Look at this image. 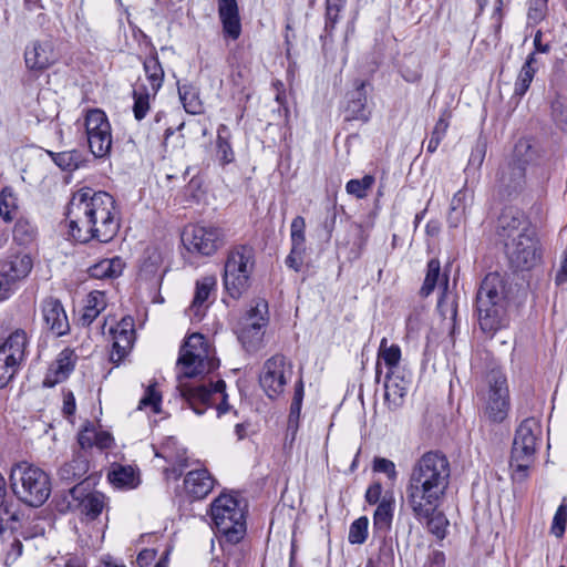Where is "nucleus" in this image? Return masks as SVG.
I'll list each match as a JSON object with an SVG mask.
<instances>
[{
  "mask_svg": "<svg viewBox=\"0 0 567 567\" xmlns=\"http://www.w3.org/2000/svg\"><path fill=\"white\" fill-rule=\"evenodd\" d=\"M124 262L120 257L102 259L89 268V275L95 279H113L122 275Z\"/></svg>",
  "mask_w": 567,
  "mask_h": 567,
  "instance_id": "2f4dec72",
  "label": "nucleus"
},
{
  "mask_svg": "<svg viewBox=\"0 0 567 567\" xmlns=\"http://www.w3.org/2000/svg\"><path fill=\"white\" fill-rule=\"evenodd\" d=\"M388 340L383 338L380 343L379 359H382L388 367L389 371H395L401 360V349L398 344L386 346Z\"/></svg>",
  "mask_w": 567,
  "mask_h": 567,
  "instance_id": "49530a36",
  "label": "nucleus"
},
{
  "mask_svg": "<svg viewBox=\"0 0 567 567\" xmlns=\"http://www.w3.org/2000/svg\"><path fill=\"white\" fill-rule=\"evenodd\" d=\"M254 266L255 250L250 245L240 244L230 247L224 265L223 284L231 298H240L249 288Z\"/></svg>",
  "mask_w": 567,
  "mask_h": 567,
  "instance_id": "6e6552de",
  "label": "nucleus"
},
{
  "mask_svg": "<svg viewBox=\"0 0 567 567\" xmlns=\"http://www.w3.org/2000/svg\"><path fill=\"white\" fill-rule=\"evenodd\" d=\"M107 478L113 486L122 489L135 488L140 483L138 476L131 465L117 463L112 464Z\"/></svg>",
  "mask_w": 567,
  "mask_h": 567,
  "instance_id": "cd10ccee",
  "label": "nucleus"
},
{
  "mask_svg": "<svg viewBox=\"0 0 567 567\" xmlns=\"http://www.w3.org/2000/svg\"><path fill=\"white\" fill-rule=\"evenodd\" d=\"M178 94L183 103V106L187 113L198 114L202 112V103L190 86H178Z\"/></svg>",
  "mask_w": 567,
  "mask_h": 567,
  "instance_id": "09e8293b",
  "label": "nucleus"
},
{
  "mask_svg": "<svg viewBox=\"0 0 567 567\" xmlns=\"http://www.w3.org/2000/svg\"><path fill=\"white\" fill-rule=\"evenodd\" d=\"M17 523L18 516L14 512H10L8 506L2 504L0 505V544L4 545L7 540L12 538V534L14 530L13 525H9V523Z\"/></svg>",
  "mask_w": 567,
  "mask_h": 567,
  "instance_id": "a18cd8bd",
  "label": "nucleus"
},
{
  "mask_svg": "<svg viewBox=\"0 0 567 567\" xmlns=\"http://www.w3.org/2000/svg\"><path fill=\"white\" fill-rule=\"evenodd\" d=\"M214 485L215 478L206 468L190 471L184 478V491L192 501L205 498Z\"/></svg>",
  "mask_w": 567,
  "mask_h": 567,
  "instance_id": "aec40b11",
  "label": "nucleus"
},
{
  "mask_svg": "<svg viewBox=\"0 0 567 567\" xmlns=\"http://www.w3.org/2000/svg\"><path fill=\"white\" fill-rule=\"evenodd\" d=\"M457 295L447 291L445 288L437 301V310L443 320L446 321V327L450 329L451 337L454 336L457 326Z\"/></svg>",
  "mask_w": 567,
  "mask_h": 567,
  "instance_id": "bb28decb",
  "label": "nucleus"
},
{
  "mask_svg": "<svg viewBox=\"0 0 567 567\" xmlns=\"http://www.w3.org/2000/svg\"><path fill=\"white\" fill-rule=\"evenodd\" d=\"M506 285L501 274L489 272L476 295V311L481 330L493 337L508 327Z\"/></svg>",
  "mask_w": 567,
  "mask_h": 567,
  "instance_id": "39448f33",
  "label": "nucleus"
},
{
  "mask_svg": "<svg viewBox=\"0 0 567 567\" xmlns=\"http://www.w3.org/2000/svg\"><path fill=\"white\" fill-rule=\"evenodd\" d=\"M346 4V0H327L326 1V20L324 29L331 32L339 21V13Z\"/></svg>",
  "mask_w": 567,
  "mask_h": 567,
  "instance_id": "603ef678",
  "label": "nucleus"
},
{
  "mask_svg": "<svg viewBox=\"0 0 567 567\" xmlns=\"http://www.w3.org/2000/svg\"><path fill=\"white\" fill-rule=\"evenodd\" d=\"M410 381L395 371H388L384 382V400L392 410L402 405Z\"/></svg>",
  "mask_w": 567,
  "mask_h": 567,
  "instance_id": "4be33fe9",
  "label": "nucleus"
},
{
  "mask_svg": "<svg viewBox=\"0 0 567 567\" xmlns=\"http://www.w3.org/2000/svg\"><path fill=\"white\" fill-rule=\"evenodd\" d=\"M440 261L437 259H431L427 262L425 279L423 286L421 287L422 296L426 297L434 290L440 277Z\"/></svg>",
  "mask_w": 567,
  "mask_h": 567,
  "instance_id": "3c124183",
  "label": "nucleus"
},
{
  "mask_svg": "<svg viewBox=\"0 0 567 567\" xmlns=\"http://www.w3.org/2000/svg\"><path fill=\"white\" fill-rule=\"evenodd\" d=\"M292 373V363L284 354L277 353L264 362L259 384L266 395L274 400L284 393Z\"/></svg>",
  "mask_w": 567,
  "mask_h": 567,
  "instance_id": "f8f14e48",
  "label": "nucleus"
},
{
  "mask_svg": "<svg viewBox=\"0 0 567 567\" xmlns=\"http://www.w3.org/2000/svg\"><path fill=\"white\" fill-rule=\"evenodd\" d=\"M84 127L91 153L102 158L110 154L112 148V130L104 111L89 110L84 117Z\"/></svg>",
  "mask_w": 567,
  "mask_h": 567,
  "instance_id": "ddd939ff",
  "label": "nucleus"
},
{
  "mask_svg": "<svg viewBox=\"0 0 567 567\" xmlns=\"http://www.w3.org/2000/svg\"><path fill=\"white\" fill-rule=\"evenodd\" d=\"M268 321V303L262 299L254 301V305L238 320V322L260 323L261 326H267Z\"/></svg>",
  "mask_w": 567,
  "mask_h": 567,
  "instance_id": "58836bf2",
  "label": "nucleus"
},
{
  "mask_svg": "<svg viewBox=\"0 0 567 567\" xmlns=\"http://www.w3.org/2000/svg\"><path fill=\"white\" fill-rule=\"evenodd\" d=\"M442 503L443 502L435 501L433 503L408 506L415 520L420 524H424L429 533L433 534L439 539H443L445 537L447 526L446 518L439 511Z\"/></svg>",
  "mask_w": 567,
  "mask_h": 567,
  "instance_id": "dca6fc26",
  "label": "nucleus"
},
{
  "mask_svg": "<svg viewBox=\"0 0 567 567\" xmlns=\"http://www.w3.org/2000/svg\"><path fill=\"white\" fill-rule=\"evenodd\" d=\"M65 220L70 236L78 243L97 240L106 244L118 233L121 213L111 194L82 187L72 194Z\"/></svg>",
  "mask_w": 567,
  "mask_h": 567,
  "instance_id": "f03ea898",
  "label": "nucleus"
},
{
  "mask_svg": "<svg viewBox=\"0 0 567 567\" xmlns=\"http://www.w3.org/2000/svg\"><path fill=\"white\" fill-rule=\"evenodd\" d=\"M156 94H152L150 89L144 83H136L133 87V113L137 121L145 118L150 111L151 99H154Z\"/></svg>",
  "mask_w": 567,
  "mask_h": 567,
  "instance_id": "f704fd0d",
  "label": "nucleus"
},
{
  "mask_svg": "<svg viewBox=\"0 0 567 567\" xmlns=\"http://www.w3.org/2000/svg\"><path fill=\"white\" fill-rule=\"evenodd\" d=\"M231 132L226 124H220L217 128L216 137V159L223 167L235 162V152L231 146Z\"/></svg>",
  "mask_w": 567,
  "mask_h": 567,
  "instance_id": "c756f323",
  "label": "nucleus"
},
{
  "mask_svg": "<svg viewBox=\"0 0 567 567\" xmlns=\"http://www.w3.org/2000/svg\"><path fill=\"white\" fill-rule=\"evenodd\" d=\"M566 525H567V504H566V501L564 499L563 503L558 506V508L554 515V518L551 522V527H550L551 534L555 535L557 538H561L565 534Z\"/></svg>",
  "mask_w": 567,
  "mask_h": 567,
  "instance_id": "5fc2aeb1",
  "label": "nucleus"
},
{
  "mask_svg": "<svg viewBox=\"0 0 567 567\" xmlns=\"http://www.w3.org/2000/svg\"><path fill=\"white\" fill-rule=\"evenodd\" d=\"M540 156L538 144L532 138L524 137L515 144L512 161L526 168L528 165L536 164Z\"/></svg>",
  "mask_w": 567,
  "mask_h": 567,
  "instance_id": "393cba45",
  "label": "nucleus"
},
{
  "mask_svg": "<svg viewBox=\"0 0 567 567\" xmlns=\"http://www.w3.org/2000/svg\"><path fill=\"white\" fill-rule=\"evenodd\" d=\"M33 267L32 259L27 254H12L0 259V276L11 288L12 292L17 284L25 279Z\"/></svg>",
  "mask_w": 567,
  "mask_h": 567,
  "instance_id": "f3484780",
  "label": "nucleus"
},
{
  "mask_svg": "<svg viewBox=\"0 0 567 567\" xmlns=\"http://www.w3.org/2000/svg\"><path fill=\"white\" fill-rule=\"evenodd\" d=\"M105 506L104 495L99 492L90 493L80 502V508L87 519H95L103 512Z\"/></svg>",
  "mask_w": 567,
  "mask_h": 567,
  "instance_id": "4c0bfd02",
  "label": "nucleus"
},
{
  "mask_svg": "<svg viewBox=\"0 0 567 567\" xmlns=\"http://www.w3.org/2000/svg\"><path fill=\"white\" fill-rule=\"evenodd\" d=\"M369 519L367 516L357 518L349 528L348 540L353 545H361L368 538Z\"/></svg>",
  "mask_w": 567,
  "mask_h": 567,
  "instance_id": "de8ad7c7",
  "label": "nucleus"
},
{
  "mask_svg": "<svg viewBox=\"0 0 567 567\" xmlns=\"http://www.w3.org/2000/svg\"><path fill=\"white\" fill-rule=\"evenodd\" d=\"M306 221L301 216H297L292 219L290 230H291V244L296 246L295 251H299L301 247H305L306 236H305Z\"/></svg>",
  "mask_w": 567,
  "mask_h": 567,
  "instance_id": "6e6d98bb",
  "label": "nucleus"
},
{
  "mask_svg": "<svg viewBox=\"0 0 567 567\" xmlns=\"http://www.w3.org/2000/svg\"><path fill=\"white\" fill-rule=\"evenodd\" d=\"M131 349L132 348L130 347H124V344L113 342L112 351L110 354L111 362L118 365L124 360V358L130 353Z\"/></svg>",
  "mask_w": 567,
  "mask_h": 567,
  "instance_id": "338daca9",
  "label": "nucleus"
},
{
  "mask_svg": "<svg viewBox=\"0 0 567 567\" xmlns=\"http://www.w3.org/2000/svg\"><path fill=\"white\" fill-rule=\"evenodd\" d=\"M177 367L179 369L177 389L197 415L204 414L209 406L216 404L217 396L220 398L217 404L218 416L228 411L224 380L200 384H190L185 381L209 373L219 367V361L209 355V347L203 334L193 333L185 340L179 350Z\"/></svg>",
  "mask_w": 567,
  "mask_h": 567,
  "instance_id": "f257e3e1",
  "label": "nucleus"
},
{
  "mask_svg": "<svg viewBox=\"0 0 567 567\" xmlns=\"http://www.w3.org/2000/svg\"><path fill=\"white\" fill-rule=\"evenodd\" d=\"M266 326L260 323L237 322L235 332L247 351H256L262 341Z\"/></svg>",
  "mask_w": 567,
  "mask_h": 567,
  "instance_id": "b1692460",
  "label": "nucleus"
},
{
  "mask_svg": "<svg viewBox=\"0 0 567 567\" xmlns=\"http://www.w3.org/2000/svg\"><path fill=\"white\" fill-rule=\"evenodd\" d=\"M485 153H486L485 143L478 141L475 144V146L472 148L470 159H468V166L480 167L484 161Z\"/></svg>",
  "mask_w": 567,
  "mask_h": 567,
  "instance_id": "69168bd1",
  "label": "nucleus"
},
{
  "mask_svg": "<svg viewBox=\"0 0 567 567\" xmlns=\"http://www.w3.org/2000/svg\"><path fill=\"white\" fill-rule=\"evenodd\" d=\"M540 424L534 417L525 419L517 427L512 446L509 466L512 478L522 483L529 475L534 464Z\"/></svg>",
  "mask_w": 567,
  "mask_h": 567,
  "instance_id": "0eeeda50",
  "label": "nucleus"
},
{
  "mask_svg": "<svg viewBox=\"0 0 567 567\" xmlns=\"http://www.w3.org/2000/svg\"><path fill=\"white\" fill-rule=\"evenodd\" d=\"M38 229L28 219L20 218L17 220L13 228V239L21 246H28L37 238Z\"/></svg>",
  "mask_w": 567,
  "mask_h": 567,
  "instance_id": "ea45409f",
  "label": "nucleus"
},
{
  "mask_svg": "<svg viewBox=\"0 0 567 567\" xmlns=\"http://www.w3.org/2000/svg\"><path fill=\"white\" fill-rule=\"evenodd\" d=\"M78 443L81 450L95 446V429L92 425L85 426L78 435Z\"/></svg>",
  "mask_w": 567,
  "mask_h": 567,
  "instance_id": "0e129e2a",
  "label": "nucleus"
},
{
  "mask_svg": "<svg viewBox=\"0 0 567 567\" xmlns=\"http://www.w3.org/2000/svg\"><path fill=\"white\" fill-rule=\"evenodd\" d=\"M451 465L449 458L439 451H430L412 465L405 484V504L416 505L444 502L450 486Z\"/></svg>",
  "mask_w": 567,
  "mask_h": 567,
  "instance_id": "20e7f679",
  "label": "nucleus"
},
{
  "mask_svg": "<svg viewBox=\"0 0 567 567\" xmlns=\"http://www.w3.org/2000/svg\"><path fill=\"white\" fill-rule=\"evenodd\" d=\"M301 403H292L290 404L288 422H287V434L291 435V440H295L296 434L299 429V421L301 414Z\"/></svg>",
  "mask_w": 567,
  "mask_h": 567,
  "instance_id": "bf43d9fd",
  "label": "nucleus"
},
{
  "mask_svg": "<svg viewBox=\"0 0 567 567\" xmlns=\"http://www.w3.org/2000/svg\"><path fill=\"white\" fill-rule=\"evenodd\" d=\"M216 285L217 279L215 276H205L196 281L195 296L189 307V310L194 311L196 316L199 315L200 308L207 301Z\"/></svg>",
  "mask_w": 567,
  "mask_h": 567,
  "instance_id": "c9c22d12",
  "label": "nucleus"
},
{
  "mask_svg": "<svg viewBox=\"0 0 567 567\" xmlns=\"http://www.w3.org/2000/svg\"><path fill=\"white\" fill-rule=\"evenodd\" d=\"M535 53H530L523 64L515 82L514 95L522 97L528 91L537 72Z\"/></svg>",
  "mask_w": 567,
  "mask_h": 567,
  "instance_id": "72a5a7b5",
  "label": "nucleus"
},
{
  "mask_svg": "<svg viewBox=\"0 0 567 567\" xmlns=\"http://www.w3.org/2000/svg\"><path fill=\"white\" fill-rule=\"evenodd\" d=\"M113 342L132 348L134 339V329L132 322L123 319L115 329H111Z\"/></svg>",
  "mask_w": 567,
  "mask_h": 567,
  "instance_id": "8fccbe9b",
  "label": "nucleus"
},
{
  "mask_svg": "<svg viewBox=\"0 0 567 567\" xmlns=\"http://www.w3.org/2000/svg\"><path fill=\"white\" fill-rule=\"evenodd\" d=\"M182 241L189 252L210 257L226 244V233L215 225L196 224L185 228Z\"/></svg>",
  "mask_w": 567,
  "mask_h": 567,
  "instance_id": "9b49d317",
  "label": "nucleus"
},
{
  "mask_svg": "<svg viewBox=\"0 0 567 567\" xmlns=\"http://www.w3.org/2000/svg\"><path fill=\"white\" fill-rule=\"evenodd\" d=\"M89 461L83 452H76L74 457L64 463L59 470V476L62 481L74 482L83 480L89 472Z\"/></svg>",
  "mask_w": 567,
  "mask_h": 567,
  "instance_id": "c85d7f7f",
  "label": "nucleus"
},
{
  "mask_svg": "<svg viewBox=\"0 0 567 567\" xmlns=\"http://www.w3.org/2000/svg\"><path fill=\"white\" fill-rule=\"evenodd\" d=\"M48 153L52 161L63 171H74L81 163V154L76 150L60 153Z\"/></svg>",
  "mask_w": 567,
  "mask_h": 567,
  "instance_id": "c03bdc74",
  "label": "nucleus"
},
{
  "mask_svg": "<svg viewBox=\"0 0 567 567\" xmlns=\"http://www.w3.org/2000/svg\"><path fill=\"white\" fill-rule=\"evenodd\" d=\"M496 241L503 246L514 271H529L540 265L543 247L529 218L517 207H505L495 224Z\"/></svg>",
  "mask_w": 567,
  "mask_h": 567,
  "instance_id": "7ed1b4c3",
  "label": "nucleus"
},
{
  "mask_svg": "<svg viewBox=\"0 0 567 567\" xmlns=\"http://www.w3.org/2000/svg\"><path fill=\"white\" fill-rule=\"evenodd\" d=\"M382 495V485L379 482L372 483L365 492V501L371 504H379Z\"/></svg>",
  "mask_w": 567,
  "mask_h": 567,
  "instance_id": "774afa93",
  "label": "nucleus"
},
{
  "mask_svg": "<svg viewBox=\"0 0 567 567\" xmlns=\"http://www.w3.org/2000/svg\"><path fill=\"white\" fill-rule=\"evenodd\" d=\"M23 55L27 69L33 72H43L59 60L52 39L31 41L27 44Z\"/></svg>",
  "mask_w": 567,
  "mask_h": 567,
  "instance_id": "2eb2a0df",
  "label": "nucleus"
},
{
  "mask_svg": "<svg viewBox=\"0 0 567 567\" xmlns=\"http://www.w3.org/2000/svg\"><path fill=\"white\" fill-rule=\"evenodd\" d=\"M370 83L364 80H355L354 89L348 93V104L346 107V120L362 121L367 123L370 120L371 111L368 109L367 86Z\"/></svg>",
  "mask_w": 567,
  "mask_h": 567,
  "instance_id": "6ab92c4d",
  "label": "nucleus"
},
{
  "mask_svg": "<svg viewBox=\"0 0 567 567\" xmlns=\"http://www.w3.org/2000/svg\"><path fill=\"white\" fill-rule=\"evenodd\" d=\"M550 115L553 121L561 130H567V104H565L560 99H556L551 102Z\"/></svg>",
  "mask_w": 567,
  "mask_h": 567,
  "instance_id": "13d9d810",
  "label": "nucleus"
},
{
  "mask_svg": "<svg viewBox=\"0 0 567 567\" xmlns=\"http://www.w3.org/2000/svg\"><path fill=\"white\" fill-rule=\"evenodd\" d=\"M30 346L29 333L18 328L0 346V389L4 388L25 362Z\"/></svg>",
  "mask_w": 567,
  "mask_h": 567,
  "instance_id": "9d476101",
  "label": "nucleus"
},
{
  "mask_svg": "<svg viewBox=\"0 0 567 567\" xmlns=\"http://www.w3.org/2000/svg\"><path fill=\"white\" fill-rule=\"evenodd\" d=\"M6 543H9L8 548H2V550L6 554L4 564L9 566L21 556L23 546L21 540L14 536V533L12 538Z\"/></svg>",
  "mask_w": 567,
  "mask_h": 567,
  "instance_id": "680f3d73",
  "label": "nucleus"
},
{
  "mask_svg": "<svg viewBox=\"0 0 567 567\" xmlns=\"http://www.w3.org/2000/svg\"><path fill=\"white\" fill-rule=\"evenodd\" d=\"M143 69L150 83V86H147L150 92L157 94L163 85L165 73L156 52H153L143 61Z\"/></svg>",
  "mask_w": 567,
  "mask_h": 567,
  "instance_id": "7c9ffc66",
  "label": "nucleus"
},
{
  "mask_svg": "<svg viewBox=\"0 0 567 567\" xmlns=\"http://www.w3.org/2000/svg\"><path fill=\"white\" fill-rule=\"evenodd\" d=\"M373 471L386 474V476L391 481H394L398 476V472L395 470V464L391 460H388L384 457H375L374 458Z\"/></svg>",
  "mask_w": 567,
  "mask_h": 567,
  "instance_id": "e2e57ef3",
  "label": "nucleus"
},
{
  "mask_svg": "<svg viewBox=\"0 0 567 567\" xmlns=\"http://www.w3.org/2000/svg\"><path fill=\"white\" fill-rule=\"evenodd\" d=\"M526 169L525 166H519L511 161L502 166L498 172V183L504 190L511 195L518 192L525 185Z\"/></svg>",
  "mask_w": 567,
  "mask_h": 567,
  "instance_id": "5701e85b",
  "label": "nucleus"
},
{
  "mask_svg": "<svg viewBox=\"0 0 567 567\" xmlns=\"http://www.w3.org/2000/svg\"><path fill=\"white\" fill-rule=\"evenodd\" d=\"M9 482L17 498L32 507L43 505L51 495L49 475L28 462H20L11 467Z\"/></svg>",
  "mask_w": 567,
  "mask_h": 567,
  "instance_id": "423d86ee",
  "label": "nucleus"
},
{
  "mask_svg": "<svg viewBox=\"0 0 567 567\" xmlns=\"http://www.w3.org/2000/svg\"><path fill=\"white\" fill-rule=\"evenodd\" d=\"M488 390L484 396V415L494 423L503 422L509 411V391L507 379L497 370L487 377Z\"/></svg>",
  "mask_w": 567,
  "mask_h": 567,
  "instance_id": "4468645a",
  "label": "nucleus"
},
{
  "mask_svg": "<svg viewBox=\"0 0 567 567\" xmlns=\"http://www.w3.org/2000/svg\"><path fill=\"white\" fill-rule=\"evenodd\" d=\"M18 209V198L12 187H3L0 192V216L4 221H11Z\"/></svg>",
  "mask_w": 567,
  "mask_h": 567,
  "instance_id": "a19ab883",
  "label": "nucleus"
},
{
  "mask_svg": "<svg viewBox=\"0 0 567 567\" xmlns=\"http://www.w3.org/2000/svg\"><path fill=\"white\" fill-rule=\"evenodd\" d=\"M106 296L103 291H91L85 301L81 322L83 326H90L99 315L106 308Z\"/></svg>",
  "mask_w": 567,
  "mask_h": 567,
  "instance_id": "473e14b6",
  "label": "nucleus"
},
{
  "mask_svg": "<svg viewBox=\"0 0 567 567\" xmlns=\"http://www.w3.org/2000/svg\"><path fill=\"white\" fill-rule=\"evenodd\" d=\"M161 401L162 396L155 389V384H150L138 402V409L143 410L150 408L154 413H158L161 409Z\"/></svg>",
  "mask_w": 567,
  "mask_h": 567,
  "instance_id": "864d4df0",
  "label": "nucleus"
},
{
  "mask_svg": "<svg viewBox=\"0 0 567 567\" xmlns=\"http://www.w3.org/2000/svg\"><path fill=\"white\" fill-rule=\"evenodd\" d=\"M42 318L45 328L54 336L62 337L69 333L70 323L61 301L54 297L45 298L41 303Z\"/></svg>",
  "mask_w": 567,
  "mask_h": 567,
  "instance_id": "a211bd4d",
  "label": "nucleus"
},
{
  "mask_svg": "<svg viewBox=\"0 0 567 567\" xmlns=\"http://www.w3.org/2000/svg\"><path fill=\"white\" fill-rule=\"evenodd\" d=\"M210 516L217 532L229 544H238L246 534L244 509L230 495L218 496L210 506Z\"/></svg>",
  "mask_w": 567,
  "mask_h": 567,
  "instance_id": "1a4fd4ad",
  "label": "nucleus"
},
{
  "mask_svg": "<svg viewBox=\"0 0 567 567\" xmlns=\"http://www.w3.org/2000/svg\"><path fill=\"white\" fill-rule=\"evenodd\" d=\"M217 2L224 34L231 40H237L241 33L237 0H217Z\"/></svg>",
  "mask_w": 567,
  "mask_h": 567,
  "instance_id": "412c9836",
  "label": "nucleus"
},
{
  "mask_svg": "<svg viewBox=\"0 0 567 567\" xmlns=\"http://www.w3.org/2000/svg\"><path fill=\"white\" fill-rule=\"evenodd\" d=\"M548 0H529L527 19L529 23L540 22L547 13Z\"/></svg>",
  "mask_w": 567,
  "mask_h": 567,
  "instance_id": "4d7b16f0",
  "label": "nucleus"
},
{
  "mask_svg": "<svg viewBox=\"0 0 567 567\" xmlns=\"http://www.w3.org/2000/svg\"><path fill=\"white\" fill-rule=\"evenodd\" d=\"M393 498L383 497L373 514V533L375 536L385 537L391 529L393 519Z\"/></svg>",
  "mask_w": 567,
  "mask_h": 567,
  "instance_id": "a878e982",
  "label": "nucleus"
},
{
  "mask_svg": "<svg viewBox=\"0 0 567 567\" xmlns=\"http://www.w3.org/2000/svg\"><path fill=\"white\" fill-rule=\"evenodd\" d=\"M374 183L375 177L371 174H367L362 178L350 179L346 184V190L349 195L358 199H363L368 196Z\"/></svg>",
  "mask_w": 567,
  "mask_h": 567,
  "instance_id": "37998d69",
  "label": "nucleus"
},
{
  "mask_svg": "<svg viewBox=\"0 0 567 567\" xmlns=\"http://www.w3.org/2000/svg\"><path fill=\"white\" fill-rule=\"evenodd\" d=\"M452 116V113L450 110L445 109L441 112V115L435 123L433 131L431 133V137L439 140L442 142V140L445 137L447 128L450 126V118Z\"/></svg>",
  "mask_w": 567,
  "mask_h": 567,
  "instance_id": "052dcab7",
  "label": "nucleus"
},
{
  "mask_svg": "<svg viewBox=\"0 0 567 567\" xmlns=\"http://www.w3.org/2000/svg\"><path fill=\"white\" fill-rule=\"evenodd\" d=\"M466 190H457L450 204L447 223L450 227H458L465 214Z\"/></svg>",
  "mask_w": 567,
  "mask_h": 567,
  "instance_id": "79ce46f5",
  "label": "nucleus"
},
{
  "mask_svg": "<svg viewBox=\"0 0 567 567\" xmlns=\"http://www.w3.org/2000/svg\"><path fill=\"white\" fill-rule=\"evenodd\" d=\"M74 363L75 360L73 350L68 348L62 350L51 365V370L55 374V381L60 382L64 380L74 369Z\"/></svg>",
  "mask_w": 567,
  "mask_h": 567,
  "instance_id": "e433bc0d",
  "label": "nucleus"
}]
</instances>
